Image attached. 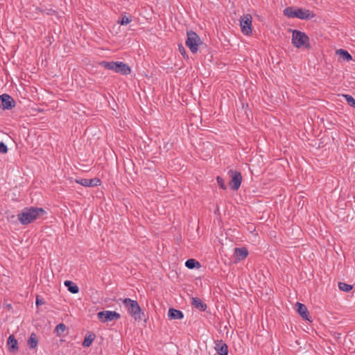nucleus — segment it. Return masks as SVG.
Returning a JSON list of instances; mask_svg holds the SVG:
<instances>
[{"instance_id":"21","label":"nucleus","mask_w":355,"mask_h":355,"mask_svg":"<svg viewBox=\"0 0 355 355\" xmlns=\"http://www.w3.org/2000/svg\"><path fill=\"white\" fill-rule=\"evenodd\" d=\"M185 266L189 269H193L196 267H200V264L196 259H189L185 262Z\"/></svg>"},{"instance_id":"23","label":"nucleus","mask_w":355,"mask_h":355,"mask_svg":"<svg viewBox=\"0 0 355 355\" xmlns=\"http://www.w3.org/2000/svg\"><path fill=\"white\" fill-rule=\"evenodd\" d=\"M338 288L340 291H345V292H349L350 291L353 286L350 284H347L346 283H344V282H339L338 283Z\"/></svg>"},{"instance_id":"4","label":"nucleus","mask_w":355,"mask_h":355,"mask_svg":"<svg viewBox=\"0 0 355 355\" xmlns=\"http://www.w3.org/2000/svg\"><path fill=\"white\" fill-rule=\"evenodd\" d=\"M123 303L128 312L135 320H143L144 313L141 312V307L137 301L130 298H125Z\"/></svg>"},{"instance_id":"30","label":"nucleus","mask_w":355,"mask_h":355,"mask_svg":"<svg viewBox=\"0 0 355 355\" xmlns=\"http://www.w3.org/2000/svg\"><path fill=\"white\" fill-rule=\"evenodd\" d=\"M179 51L180 53L185 58L186 56L188 58V55H187L186 50L184 47L181 44L179 45Z\"/></svg>"},{"instance_id":"26","label":"nucleus","mask_w":355,"mask_h":355,"mask_svg":"<svg viewBox=\"0 0 355 355\" xmlns=\"http://www.w3.org/2000/svg\"><path fill=\"white\" fill-rule=\"evenodd\" d=\"M132 21V17H127L126 15H122L121 19L118 20V23L121 25H126Z\"/></svg>"},{"instance_id":"9","label":"nucleus","mask_w":355,"mask_h":355,"mask_svg":"<svg viewBox=\"0 0 355 355\" xmlns=\"http://www.w3.org/2000/svg\"><path fill=\"white\" fill-rule=\"evenodd\" d=\"M252 17L249 14L243 15L241 19V32L245 35H250L252 33Z\"/></svg>"},{"instance_id":"3","label":"nucleus","mask_w":355,"mask_h":355,"mask_svg":"<svg viewBox=\"0 0 355 355\" xmlns=\"http://www.w3.org/2000/svg\"><path fill=\"white\" fill-rule=\"evenodd\" d=\"M100 65L105 69L112 70L116 73H121L122 75H128L131 73L130 67L125 63L120 61L116 62H107L102 61Z\"/></svg>"},{"instance_id":"31","label":"nucleus","mask_w":355,"mask_h":355,"mask_svg":"<svg viewBox=\"0 0 355 355\" xmlns=\"http://www.w3.org/2000/svg\"><path fill=\"white\" fill-rule=\"evenodd\" d=\"M44 304V301L42 298H40L39 297H37L36 298V305L38 306L40 305H42Z\"/></svg>"},{"instance_id":"1","label":"nucleus","mask_w":355,"mask_h":355,"mask_svg":"<svg viewBox=\"0 0 355 355\" xmlns=\"http://www.w3.org/2000/svg\"><path fill=\"white\" fill-rule=\"evenodd\" d=\"M44 214H46V211L43 208L25 207L17 214V218L22 225H28Z\"/></svg>"},{"instance_id":"32","label":"nucleus","mask_w":355,"mask_h":355,"mask_svg":"<svg viewBox=\"0 0 355 355\" xmlns=\"http://www.w3.org/2000/svg\"><path fill=\"white\" fill-rule=\"evenodd\" d=\"M36 10H37V12H41V13H45V9H43V8H39V7H37V8H36Z\"/></svg>"},{"instance_id":"8","label":"nucleus","mask_w":355,"mask_h":355,"mask_svg":"<svg viewBox=\"0 0 355 355\" xmlns=\"http://www.w3.org/2000/svg\"><path fill=\"white\" fill-rule=\"evenodd\" d=\"M98 319L101 322H107L114 320H119L121 318V315L113 311H103L97 313Z\"/></svg>"},{"instance_id":"24","label":"nucleus","mask_w":355,"mask_h":355,"mask_svg":"<svg viewBox=\"0 0 355 355\" xmlns=\"http://www.w3.org/2000/svg\"><path fill=\"white\" fill-rule=\"evenodd\" d=\"M343 96L345 98L347 104L352 107L355 108V99L349 94H343Z\"/></svg>"},{"instance_id":"20","label":"nucleus","mask_w":355,"mask_h":355,"mask_svg":"<svg viewBox=\"0 0 355 355\" xmlns=\"http://www.w3.org/2000/svg\"><path fill=\"white\" fill-rule=\"evenodd\" d=\"M38 343V340L35 334L33 333L31 334L28 340V345L31 349H35Z\"/></svg>"},{"instance_id":"19","label":"nucleus","mask_w":355,"mask_h":355,"mask_svg":"<svg viewBox=\"0 0 355 355\" xmlns=\"http://www.w3.org/2000/svg\"><path fill=\"white\" fill-rule=\"evenodd\" d=\"M336 54L339 55L343 60H346L347 62L352 60V56L351 55V54L345 49H340L337 50Z\"/></svg>"},{"instance_id":"11","label":"nucleus","mask_w":355,"mask_h":355,"mask_svg":"<svg viewBox=\"0 0 355 355\" xmlns=\"http://www.w3.org/2000/svg\"><path fill=\"white\" fill-rule=\"evenodd\" d=\"M248 255V250L246 248H236L234 250V263H237L245 259Z\"/></svg>"},{"instance_id":"5","label":"nucleus","mask_w":355,"mask_h":355,"mask_svg":"<svg viewBox=\"0 0 355 355\" xmlns=\"http://www.w3.org/2000/svg\"><path fill=\"white\" fill-rule=\"evenodd\" d=\"M292 44L297 49L304 47L306 49L311 48L309 36L304 32L298 30L292 31Z\"/></svg>"},{"instance_id":"25","label":"nucleus","mask_w":355,"mask_h":355,"mask_svg":"<svg viewBox=\"0 0 355 355\" xmlns=\"http://www.w3.org/2000/svg\"><path fill=\"white\" fill-rule=\"evenodd\" d=\"M65 329H66L65 324L63 323H60L59 324H58L55 327L54 331H55V333H56V334L58 336H61L62 334V333L65 331Z\"/></svg>"},{"instance_id":"15","label":"nucleus","mask_w":355,"mask_h":355,"mask_svg":"<svg viewBox=\"0 0 355 355\" xmlns=\"http://www.w3.org/2000/svg\"><path fill=\"white\" fill-rule=\"evenodd\" d=\"M168 317L170 320H180L184 318V314L180 310L170 308L168 312Z\"/></svg>"},{"instance_id":"14","label":"nucleus","mask_w":355,"mask_h":355,"mask_svg":"<svg viewBox=\"0 0 355 355\" xmlns=\"http://www.w3.org/2000/svg\"><path fill=\"white\" fill-rule=\"evenodd\" d=\"M7 346L10 352H16L18 350V343L13 335L9 336Z\"/></svg>"},{"instance_id":"7","label":"nucleus","mask_w":355,"mask_h":355,"mask_svg":"<svg viewBox=\"0 0 355 355\" xmlns=\"http://www.w3.org/2000/svg\"><path fill=\"white\" fill-rule=\"evenodd\" d=\"M228 175L231 178V180L230 181V188L234 191L238 190L242 182L241 173L237 171L230 170Z\"/></svg>"},{"instance_id":"29","label":"nucleus","mask_w":355,"mask_h":355,"mask_svg":"<svg viewBox=\"0 0 355 355\" xmlns=\"http://www.w3.org/2000/svg\"><path fill=\"white\" fill-rule=\"evenodd\" d=\"M56 11L52 8H45V14L47 15H54Z\"/></svg>"},{"instance_id":"6","label":"nucleus","mask_w":355,"mask_h":355,"mask_svg":"<svg viewBox=\"0 0 355 355\" xmlns=\"http://www.w3.org/2000/svg\"><path fill=\"white\" fill-rule=\"evenodd\" d=\"M187 39L185 42L186 46L189 49L192 53H197L198 46L202 42L198 35L193 31H187Z\"/></svg>"},{"instance_id":"2","label":"nucleus","mask_w":355,"mask_h":355,"mask_svg":"<svg viewBox=\"0 0 355 355\" xmlns=\"http://www.w3.org/2000/svg\"><path fill=\"white\" fill-rule=\"evenodd\" d=\"M284 15L288 18H298L300 19H311L315 17V15L310 11L302 8L287 7L284 10Z\"/></svg>"},{"instance_id":"16","label":"nucleus","mask_w":355,"mask_h":355,"mask_svg":"<svg viewBox=\"0 0 355 355\" xmlns=\"http://www.w3.org/2000/svg\"><path fill=\"white\" fill-rule=\"evenodd\" d=\"M64 286L67 288L68 291L73 293L76 294L78 293L79 291L78 286L73 282L67 280L64 282Z\"/></svg>"},{"instance_id":"22","label":"nucleus","mask_w":355,"mask_h":355,"mask_svg":"<svg viewBox=\"0 0 355 355\" xmlns=\"http://www.w3.org/2000/svg\"><path fill=\"white\" fill-rule=\"evenodd\" d=\"M94 338L95 336L93 334H90L88 336H86L83 342V345L87 347H89L94 341Z\"/></svg>"},{"instance_id":"27","label":"nucleus","mask_w":355,"mask_h":355,"mask_svg":"<svg viewBox=\"0 0 355 355\" xmlns=\"http://www.w3.org/2000/svg\"><path fill=\"white\" fill-rule=\"evenodd\" d=\"M216 180H217V182H218V184L219 187H220L221 189H224V190H225V189H227V186H226V185H225V180H223V178H221V177H220V176H218V177L216 178Z\"/></svg>"},{"instance_id":"10","label":"nucleus","mask_w":355,"mask_h":355,"mask_svg":"<svg viewBox=\"0 0 355 355\" xmlns=\"http://www.w3.org/2000/svg\"><path fill=\"white\" fill-rule=\"evenodd\" d=\"M13 98L7 94L0 95V107L3 110H11L15 106Z\"/></svg>"},{"instance_id":"18","label":"nucleus","mask_w":355,"mask_h":355,"mask_svg":"<svg viewBox=\"0 0 355 355\" xmlns=\"http://www.w3.org/2000/svg\"><path fill=\"white\" fill-rule=\"evenodd\" d=\"M216 349L220 355L228 354L227 345L224 343L220 342V343L216 344Z\"/></svg>"},{"instance_id":"12","label":"nucleus","mask_w":355,"mask_h":355,"mask_svg":"<svg viewBox=\"0 0 355 355\" xmlns=\"http://www.w3.org/2000/svg\"><path fill=\"white\" fill-rule=\"evenodd\" d=\"M76 182L86 187H94L100 185L101 181L97 178L92 179L80 178L76 180Z\"/></svg>"},{"instance_id":"28","label":"nucleus","mask_w":355,"mask_h":355,"mask_svg":"<svg viewBox=\"0 0 355 355\" xmlns=\"http://www.w3.org/2000/svg\"><path fill=\"white\" fill-rule=\"evenodd\" d=\"M8 152V147L4 142H0V153L6 154Z\"/></svg>"},{"instance_id":"13","label":"nucleus","mask_w":355,"mask_h":355,"mask_svg":"<svg viewBox=\"0 0 355 355\" xmlns=\"http://www.w3.org/2000/svg\"><path fill=\"white\" fill-rule=\"evenodd\" d=\"M295 305L297 307V311L300 315V316L303 319L310 321V319L309 318V313L308 311L306 306L300 302H297Z\"/></svg>"},{"instance_id":"17","label":"nucleus","mask_w":355,"mask_h":355,"mask_svg":"<svg viewBox=\"0 0 355 355\" xmlns=\"http://www.w3.org/2000/svg\"><path fill=\"white\" fill-rule=\"evenodd\" d=\"M192 304L195 308L201 311H205L207 309L206 304L203 303V302L198 297L192 298Z\"/></svg>"}]
</instances>
